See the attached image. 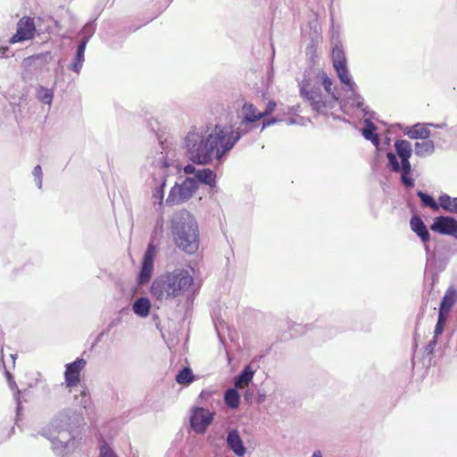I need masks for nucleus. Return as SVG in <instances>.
I'll return each instance as SVG.
<instances>
[{"label":"nucleus","instance_id":"obj_1","mask_svg":"<svg viewBox=\"0 0 457 457\" xmlns=\"http://www.w3.org/2000/svg\"><path fill=\"white\" fill-rule=\"evenodd\" d=\"M241 137L231 126L201 125L192 127L183 138L186 155L194 164L206 165L221 158Z\"/></svg>","mask_w":457,"mask_h":457},{"label":"nucleus","instance_id":"obj_14","mask_svg":"<svg viewBox=\"0 0 457 457\" xmlns=\"http://www.w3.org/2000/svg\"><path fill=\"white\" fill-rule=\"evenodd\" d=\"M226 445L237 457H244L247 453L243 438L237 428L228 429L226 436Z\"/></svg>","mask_w":457,"mask_h":457},{"label":"nucleus","instance_id":"obj_39","mask_svg":"<svg viewBox=\"0 0 457 457\" xmlns=\"http://www.w3.org/2000/svg\"><path fill=\"white\" fill-rule=\"evenodd\" d=\"M312 457H322L321 453L320 451H315Z\"/></svg>","mask_w":457,"mask_h":457},{"label":"nucleus","instance_id":"obj_8","mask_svg":"<svg viewBox=\"0 0 457 457\" xmlns=\"http://www.w3.org/2000/svg\"><path fill=\"white\" fill-rule=\"evenodd\" d=\"M198 188L196 179L187 178L181 183H176L170 190L166 204L170 206L181 204L188 201Z\"/></svg>","mask_w":457,"mask_h":457},{"label":"nucleus","instance_id":"obj_36","mask_svg":"<svg viewBox=\"0 0 457 457\" xmlns=\"http://www.w3.org/2000/svg\"><path fill=\"white\" fill-rule=\"evenodd\" d=\"M198 170L195 169V167L194 166V164H187L184 167V172L186 174H196V171Z\"/></svg>","mask_w":457,"mask_h":457},{"label":"nucleus","instance_id":"obj_19","mask_svg":"<svg viewBox=\"0 0 457 457\" xmlns=\"http://www.w3.org/2000/svg\"><path fill=\"white\" fill-rule=\"evenodd\" d=\"M242 123L255 122L262 118V112L251 103H245L242 106Z\"/></svg>","mask_w":457,"mask_h":457},{"label":"nucleus","instance_id":"obj_41","mask_svg":"<svg viewBox=\"0 0 457 457\" xmlns=\"http://www.w3.org/2000/svg\"><path fill=\"white\" fill-rule=\"evenodd\" d=\"M5 51H6V48L5 47H1L0 48V55L4 56V54H5Z\"/></svg>","mask_w":457,"mask_h":457},{"label":"nucleus","instance_id":"obj_21","mask_svg":"<svg viewBox=\"0 0 457 457\" xmlns=\"http://www.w3.org/2000/svg\"><path fill=\"white\" fill-rule=\"evenodd\" d=\"M411 228L412 231H414L422 240V242L426 243L429 240L430 235L428 230L427 229V227L425 226L422 220L418 217L414 216L411 219L410 221Z\"/></svg>","mask_w":457,"mask_h":457},{"label":"nucleus","instance_id":"obj_34","mask_svg":"<svg viewBox=\"0 0 457 457\" xmlns=\"http://www.w3.org/2000/svg\"><path fill=\"white\" fill-rule=\"evenodd\" d=\"M99 457H116V455L107 445H103L100 448Z\"/></svg>","mask_w":457,"mask_h":457},{"label":"nucleus","instance_id":"obj_4","mask_svg":"<svg viewBox=\"0 0 457 457\" xmlns=\"http://www.w3.org/2000/svg\"><path fill=\"white\" fill-rule=\"evenodd\" d=\"M150 173L154 182L151 201L157 210H162L164 199V187L169 175L176 169L177 154L167 143L162 142L147 157Z\"/></svg>","mask_w":457,"mask_h":457},{"label":"nucleus","instance_id":"obj_13","mask_svg":"<svg viewBox=\"0 0 457 457\" xmlns=\"http://www.w3.org/2000/svg\"><path fill=\"white\" fill-rule=\"evenodd\" d=\"M430 229L442 235L453 236L457 233V220L451 216H439L434 219Z\"/></svg>","mask_w":457,"mask_h":457},{"label":"nucleus","instance_id":"obj_10","mask_svg":"<svg viewBox=\"0 0 457 457\" xmlns=\"http://www.w3.org/2000/svg\"><path fill=\"white\" fill-rule=\"evenodd\" d=\"M155 255V246L150 244L144 254L142 266L137 277V282L139 285H145L150 280L154 272V262Z\"/></svg>","mask_w":457,"mask_h":457},{"label":"nucleus","instance_id":"obj_2","mask_svg":"<svg viewBox=\"0 0 457 457\" xmlns=\"http://www.w3.org/2000/svg\"><path fill=\"white\" fill-rule=\"evenodd\" d=\"M335 70L348 93V96L344 100L339 101L336 89L332 87V80L323 71L319 74V78L325 88L326 95H322L319 89L314 88L308 80H303L300 84L301 96L305 98L318 112L328 113V111L339 106L346 115L353 114L359 110L366 114L364 103L356 93V85L346 65Z\"/></svg>","mask_w":457,"mask_h":457},{"label":"nucleus","instance_id":"obj_16","mask_svg":"<svg viewBox=\"0 0 457 457\" xmlns=\"http://www.w3.org/2000/svg\"><path fill=\"white\" fill-rule=\"evenodd\" d=\"M365 109H367V107L364 106ZM360 114H362V116L365 118L364 119V124H365V127L361 129V135L364 137L365 139L367 140H370L372 142V144L377 147V149H380L379 148V143H378V134L376 133V130H377V127L370 120V118H371V115H370V117H366L368 114H369V111L366 110V114L364 112H362L361 111H357L355 112L353 114H350L349 116H359Z\"/></svg>","mask_w":457,"mask_h":457},{"label":"nucleus","instance_id":"obj_3","mask_svg":"<svg viewBox=\"0 0 457 457\" xmlns=\"http://www.w3.org/2000/svg\"><path fill=\"white\" fill-rule=\"evenodd\" d=\"M82 420V413L65 409L56 413L40 434L51 442L55 455L65 457L78 447L77 428Z\"/></svg>","mask_w":457,"mask_h":457},{"label":"nucleus","instance_id":"obj_30","mask_svg":"<svg viewBox=\"0 0 457 457\" xmlns=\"http://www.w3.org/2000/svg\"><path fill=\"white\" fill-rule=\"evenodd\" d=\"M417 195L424 205L430 207L435 212L439 210V201L436 202L432 196L423 193L422 191H419Z\"/></svg>","mask_w":457,"mask_h":457},{"label":"nucleus","instance_id":"obj_9","mask_svg":"<svg viewBox=\"0 0 457 457\" xmlns=\"http://www.w3.org/2000/svg\"><path fill=\"white\" fill-rule=\"evenodd\" d=\"M215 412L207 408L195 405L189 411V423L191 429L197 435L206 433L208 428L212 424Z\"/></svg>","mask_w":457,"mask_h":457},{"label":"nucleus","instance_id":"obj_42","mask_svg":"<svg viewBox=\"0 0 457 457\" xmlns=\"http://www.w3.org/2000/svg\"><path fill=\"white\" fill-rule=\"evenodd\" d=\"M295 121V120L293 119H290L288 121H287V124H294Z\"/></svg>","mask_w":457,"mask_h":457},{"label":"nucleus","instance_id":"obj_25","mask_svg":"<svg viewBox=\"0 0 457 457\" xmlns=\"http://www.w3.org/2000/svg\"><path fill=\"white\" fill-rule=\"evenodd\" d=\"M87 43V38H84L79 43L78 49H77V54H76L74 62L72 63V70L77 73H79V71L83 66L84 54H85V51H86Z\"/></svg>","mask_w":457,"mask_h":457},{"label":"nucleus","instance_id":"obj_40","mask_svg":"<svg viewBox=\"0 0 457 457\" xmlns=\"http://www.w3.org/2000/svg\"><path fill=\"white\" fill-rule=\"evenodd\" d=\"M206 395H207V393H206V392H204V391H203V392L200 394V395H199V399H204Z\"/></svg>","mask_w":457,"mask_h":457},{"label":"nucleus","instance_id":"obj_38","mask_svg":"<svg viewBox=\"0 0 457 457\" xmlns=\"http://www.w3.org/2000/svg\"><path fill=\"white\" fill-rule=\"evenodd\" d=\"M160 228V229H162V220H160L159 221H157V224H156V227H155V229H154V233L157 232V228Z\"/></svg>","mask_w":457,"mask_h":457},{"label":"nucleus","instance_id":"obj_5","mask_svg":"<svg viewBox=\"0 0 457 457\" xmlns=\"http://www.w3.org/2000/svg\"><path fill=\"white\" fill-rule=\"evenodd\" d=\"M194 286L190 270L175 268L157 276L152 282L150 293L160 302H180L189 295Z\"/></svg>","mask_w":457,"mask_h":457},{"label":"nucleus","instance_id":"obj_15","mask_svg":"<svg viewBox=\"0 0 457 457\" xmlns=\"http://www.w3.org/2000/svg\"><path fill=\"white\" fill-rule=\"evenodd\" d=\"M86 364V361L83 358H79L66 365L64 376L67 386H74L79 382L80 372Z\"/></svg>","mask_w":457,"mask_h":457},{"label":"nucleus","instance_id":"obj_37","mask_svg":"<svg viewBox=\"0 0 457 457\" xmlns=\"http://www.w3.org/2000/svg\"><path fill=\"white\" fill-rule=\"evenodd\" d=\"M282 120L281 119H276V118H273L271 120H265L263 121V124H262V129L266 127H269L270 125H273L278 121H281Z\"/></svg>","mask_w":457,"mask_h":457},{"label":"nucleus","instance_id":"obj_27","mask_svg":"<svg viewBox=\"0 0 457 457\" xmlns=\"http://www.w3.org/2000/svg\"><path fill=\"white\" fill-rule=\"evenodd\" d=\"M332 61L335 69L346 65L345 53L342 47L336 46L332 50Z\"/></svg>","mask_w":457,"mask_h":457},{"label":"nucleus","instance_id":"obj_32","mask_svg":"<svg viewBox=\"0 0 457 457\" xmlns=\"http://www.w3.org/2000/svg\"><path fill=\"white\" fill-rule=\"evenodd\" d=\"M75 399L78 404L84 409H86L90 403V398L86 390H81L79 396L75 395Z\"/></svg>","mask_w":457,"mask_h":457},{"label":"nucleus","instance_id":"obj_29","mask_svg":"<svg viewBox=\"0 0 457 457\" xmlns=\"http://www.w3.org/2000/svg\"><path fill=\"white\" fill-rule=\"evenodd\" d=\"M37 97L42 103L51 105L54 97L53 90L40 87L37 89Z\"/></svg>","mask_w":457,"mask_h":457},{"label":"nucleus","instance_id":"obj_24","mask_svg":"<svg viewBox=\"0 0 457 457\" xmlns=\"http://www.w3.org/2000/svg\"><path fill=\"white\" fill-rule=\"evenodd\" d=\"M439 208L450 213H457V197H452L447 194H442L438 197Z\"/></svg>","mask_w":457,"mask_h":457},{"label":"nucleus","instance_id":"obj_33","mask_svg":"<svg viewBox=\"0 0 457 457\" xmlns=\"http://www.w3.org/2000/svg\"><path fill=\"white\" fill-rule=\"evenodd\" d=\"M32 174L34 176V180L38 188L42 187V181H43V172L42 168L40 165H37L32 171Z\"/></svg>","mask_w":457,"mask_h":457},{"label":"nucleus","instance_id":"obj_7","mask_svg":"<svg viewBox=\"0 0 457 457\" xmlns=\"http://www.w3.org/2000/svg\"><path fill=\"white\" fill-rule=\"evenodd\" d=\"M395 149L398 157L401 159L399 163L397 157L393 153L386 154L388 164L392 171L401 173V180L403 184L407 187H414V180L410 177L411 173V165L410 158L412 154L411 144L404 139H398L395 142Z\"/></svg>","mask_w":457,"mask_h":457},{"label":"nucleus","instance_id":"obj_31","mask_svg":"<svg viewBox=\"0 0 457 457\" xmlns=\"http://www.w3.org/2000/svg\"><path fill=\"white\" fill-rule=\"evenodd\" d=\"M447 318V315L438 313V319L434 331L435 338L443 333Z\"/></svg>","mask_w":457,"mask_h":457},{"label":"nucleus","instance_id":"obj_11","mask_svg":"<svg viewBox=\"0 0 457 457\" xmlns=\"http://www.w3.org/2000/svg\"><path fill=\"white\" fill-rule=\"evenodd\" d=\"M35 24L32 19L28 17L21 18L17 24V31L11 37L10 43L15 44L29 40L35 35Z\"/></svg>","mask_w":457,"mask_h":457},{"label":"nucleus","instance_id":"obj_23","mask_svg":"<svg viewBox=\"0 0 457 457\" xmlns=\"http://www.w3.org/2000/svg\"><path fill=\"white\" fill-rule=\"evenodd\" d=\"M195 179L197 181L208 185L211 187L216 186V174L211 169H201L196 171Z\"/></svg>","mask_w":457,"mask_h":457},{"label":"nucleus","instance_id":"obj_12","mask_svg":"<svg viewBox=\"0 0 457 457\" xmlns=\"http://www.w3.org/2000/svg\"><path fill=\"white\" fill-rule=\"evenodd\" d=\"M444 124L416 123L413 126H407L403 129V134L411 139H428L430 135V127L443 129Z\"/></svg>","mask_w":457,"mask_h":457},{"label":"nucleus","instance_id":"obj_43","mask_svg":"<svg viewBox=\"0 0 457 457\" xmlns=\"http://www.w3.org/2000/svg\"><path fill=\"white\" fill-rule=\"evenodd\" d=\"M264 401V395H259V402Z\"/></svg>","mask_w":457,"mask_h":457},{"label":"nucleus","instance_id":"obj_18","mask_svg":"<svg viewBox=\"0 0 457 457\" xmlns=\"http://www.w3.org/2000/svg\"><path fill=\"white\" fill-rule=\"evenodd\" d=\"M457 302V290L450 287L445 292L439 308V313L449 315L453 304Z\"/></svg>","mask_w":457,"mask_h":457},{"label":"nucleus","instance_id":"obj_28","mask_svg":"<svg viewBox=\"0 0 457 457\" xmlns=\"http://www.w3.org/2000/svg\"><path fill=\"white\" fill-rule=\"evenodd\" d=\"M194 380H195V376L193 375V372H192L191 369H189V368H184L176 376V381L179 385L188 386Z\"/></svg>","mask_w":457,"mask_h":457},{"label":"nucleus","instance_id":"obj_22","mask_svg":"<svg viewBox=\"0 0 457 457\" xmlns=\"http://www.w3.org/2000/svg\"><path fill=\"white\" fill-rule=\"evenodd\" d=\"M435 152V144L432 140L424 139L421 142H416L414 145V153L419 157H427Z\"/></svg>","mask_w":457,"mask_h":457},{"label":"nucleus","instance_id":"obj_26","mask_svg":"<svg viewBox=\"0 0 457 457\" xmlns=\"http://www.w3.org/2000/svg\"><path fill=\"white\" fill-rule=\"evenodd\" d=\"M237 388H229L224 394L225 403L231 409H237L239 405V395L237 391Z\"/></svg>","mask_w":457,"mask_h":457},{"label":"nucleus","instance_id":"obj_6","mask_svg":"<svg viewBox=\"0 0 457 457\" xmlns=\"http://www.w3.org/2000/svg\"><path fill=\"white\" fill-rule=\"evenodd\" d=\"M170 228L175 245L187 253H194L199 247V228L195 217L182 209L170 219Z\"/></svg>","mask_w":457,"mask_h":457},{"label":"nucleus","instance_id":"obj_20","mask_svg":"<svg viewBox=\"0 0 457 457\" xmlns=\"http://www.w3.org/2000/svg\"><path fill=\"white\" fill-rule=\"evenodd\" d=\"M151 302L147 297L141 296L132 304L133 312L139 318H146L151 310Z\"/></svg>","mask_w":457,"mask_h":457},{"label":"nucleus","instance_id":"obj_35","mask_svg":"<svg viewBox=\"0 0 457 457\" xmlns=\"http://www.w3.org/2000/svg\"><path fill=\"white\" fill-rule=\"evenodd\" d=\"M276 106H277L276 102L269 101V103H268V104L266 106V109L263 112H261L262 114V118L271 114L274 112Z\"/></svg>","mask_w":457,"mask_h":457},{"label":"nucleus","instance_id":"obj_17","mask_svg":"<svg viewBox=\"0 0 457 457\" xmlns=\"http://www.w3.org/2000/svg\"><path fill=\"white\" fill-rule=\"evenodd\" d=\"M256 370L250 364L246 365L240 374L235 378L234 386L237 389H244L253 381Z\"/></svg>","mask_w":457,"mask_h":457}]
</instances>
